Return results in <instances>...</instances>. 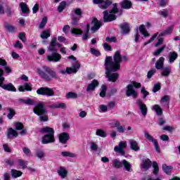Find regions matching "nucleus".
Returning a JSON list of instances; mask_svg holds the SVG:
<instances>
[{
	"mask_svg": "<svg viewBox=\"0 0 180 180\" xmlns=\"http://www.w3.org/2000/svg\"><path fill=\"white\" fill-rule=\"evenodd\" d=\"M120 61H122V57L120 56V52L116 51L113 56H106L105 60V75L108 80L111 82H116L117 81V78H119L118 73H112L115 72V71H119L120 70Z\"/></svg>",
	"mask_w": 180,
	"mask_h": 180,
	"instance_id": "f257e3e1",
	"label": "nucleus"
},
{
	"mask_svg": "<svg viewBox=\"0 0 180 180\" xmlns=\"http://www.w3.org/2000/svg\"><path fill=\"white\" fill-rule=\"evenodd\" d=\"M42 69L41 68L37 69V72L42 79H44L45 81H51V78H53L54 79H58V75H57V72H56L54 70L47 66H43ZM46 72H47V74Z\"/></svg>",
	"mask_w": 180,
	"mask_h": 180,
	"instance_id": "f03ea898",
	"label": "nucleus"
},
{
	"mask_svg": "<svg viewBox=\"0 0 180 180\" xmlns=\"http://www.w3.org/2000/svg\"><path fill=\"white\" fill-rule=\"evenodd\" d=\"M34 113L39 117L40 122H49V115H47V110L44 107V104L39 102L33 109Z\"/></svg>",
	"mask_w": 180,
	"mask_h": 180,
	"instance_id": "7ed1b4c3",
	"label": "nucleus"
},
{
	"mask_svg": "<svg viewBox=\"0 0 180 180\" xmlns=\"http://www.w3.org/2000/svg\"><path fill=\"white\" fill-rule=\"evenodd\" d=\"M119 12V8H117V4H112V8L111 11L105 10L103 12V20L105 22H113L116 20L117 17L116 13Z\"/></svg>",
	"mask_w": 180,
	"mask_h": 180,
	"instance_id": "20e7f679",
	"label": "nucleus"
},
{
	"mask_svg": "<svg viewBox=\"0 0 180 180\" xmlns=\"http://www.w3.org/2000/svg\"><path fill=\"white\" fill-rule=\"evenodd\" d=\"M134 88H141V84L136 82H131V84L127 86L126 96H132L134 99L139 96V93L134 89Z\"/></svg>",
	"mask_w": 180,
	"mask_h": 180,
	"instance_id": "39448f33",
	"label": "nucleus"
},
{
	"mask_svg": "<svg viewBox=\"0 0 180 180\" xmlns=\"http://www.w3.org/2000/svg\"><path fill=\"white\" fill-rule=\"evenodd\" d=\"M4 70L0 68V88H2V89H4L5 91L16 92V88L12 83L4 84V82H5V77H4Z\"/></svg>",
	"mask_w": 180,
	"mask_h": 180,
	"instance_id": "423d86ee",
	"label": "nucleus"
},
{
	"mask_svg": "<svg viewBox=\"0 0 180 180\" xmlns=\"http://www.w3.org/2000/svg\"><path fill=\"white\" fill-rule=\"evenodd\" d=\"M94 5H98L100 9H108L113 2L112 0H93Z\"/></svg>",
	"mask_w": 180,
	"mask_h": 180,
	"instance_id": "0eeeda50",
	"label": "nucleus"
},
{
	"mask_svg": "<svg viewBox=\"0 0 180 180\" xmlns=\"http://www.w3.org/2000/svg\"><path fill=\"white\" fill-rule=\"evenodd\" d=\"M127 147V142L126 141H121L119 143L118 146H115L114 151L115 153H119L121 155H124V148Z\"/></svg>",
	"mask_w": 180,
	"mask_h": 180,
	"instance_id": "6e6552de",
	"label": "nucleus"
},
{
	"mask_svg": "<svg viewBox=\"0 0 180 180\" xmlns=\"http://www.w3.org/2000/svg\"><path fill=\"white\" fill-rule=\"evenodd\" d=\"M144 136L146 140H148V141H151L152 143H153L157 153H160V146H158V141H157V139H154V137L150 135V134L147 131H144Z\"/></svg>",
	"mask_w": 180,
	"mask_h": 180,
	"instance_id": "1a4fd4ad",
	"label": "nucleus"
},
{
	"mask_svg": "<svg viewBox=\"0 0 180 180\" xmlns=\"http://www.w3.org/2000/svg\"><path fill=\"white\" fill-rule=\"evenodd\" d=\"M37 94L38 95H46V96H53L54 95V92L53 89L47 87H41L37 90Z\"/></svg>",
	"mask_w": 180,
	"mask_h": 180,
	"instance_id": "9d476101",
	"label": "nucleus"
},
{
	"mask_svg": "<svg viewBox=\"0 0 180 180\" xmlns=\"http://www.w3.org/2000/svg\"><path fill=\"white\" fill-rule=\"evenodd\" d=\"M47 60L50 63H58V61H60L61 60V54L57 52H53L47 56Z\"/></svg>",
	"mask_w": 180,
	"mask_h": 180,
	"instance_id": "9b49d317",
	"label": "nucleus"
},
{
	"mask_svg": "<svg viewBox=\"0 0 180 180\" xmlns=\"http://www.w3.org/2000/svg\"><path fill=\"white\" fill-rule=\"evenodd\" d=\"M136 105H138L143 116H147V105L144 104V103H143V101L141 99H138L136 101Z\"/></svg>",
	"mask_w": 180,
	"mask_h": 180,
	"instance_id": "f8f14e48",
	"label": "nucleus"
},
{
	"mask_svg": "<svg viewBox=\"0 0 180 180\" xmlns=\"http://www.w3.org/2000/svg\"><path fill=\"white\" fill-rule=\"evenodd\" d=\"M56 139H54V134H46L42 137V144H49L50 143H54Z\"/></svg>",
	"mask_w": 180,
	"mask_h": 180,
	"instance_id": "ddd939ff",
	"label": "nucleus"
},
{
	"mask_svg": "<svg viewBox=\"0 0 180 180\" xmlns=\"http://www.w3.org/2000/svg\"><path fill=\"white\" fill-rule=\"evenodd\" d=\"M151 165H153V163L151 160H150V159H143L141 163V168L147 171L148 169H150V168H151Z\"/></svg>",
	"mask_w": 180,
	"mask_h": 180,
	"instance_id": "4468645a",
	"label": "nucleus"
},
{
	"mask_svg": "<svg viewBox=\"0 0 180 180\" xmlns=\"http://www.w3.org/2000/svg\"><path fill=\"white\" fill-rule=\"evenodd\" d=\"M73 12H75V15H77L78 16V19L77 18H73L72 25H77L78 21L82 18V10L81 8H74Z\"/></svg>",
	"mask_w": 180,
	"mask_h": 180,
	"instance_id": "2eb2a0df",
	"label": "nucleus"
},
{
	"mask_svg": "<svg viewBox=\"0 0 180 180\" xmlns=\"http://www.w3.org/2000/svg\"><path fill=\"white\" fill-rule=\"evenodd\" d=\"M91 23L92 25H94V26L91 27V31L93 32V33H95V32H98V30L101 29V26H102V22L96 18H94L91 21Z\"/></svg>",
	"mask_w": 180,
	"mask_h": 180,
	"instance_id": "dca6fc26",
	"label": "nucleus"
},
{
	"mask_svg": "<svg viewBox=\"0 0 180 180\" xmlns=\"http://www.w3.org/2000/svg\"><path fill=\"white\" fill-rule=\"evenodd\" d=\"M99 86V82L96 79H94L86 88V92H92Z\"/></svg>",
	"mask_w": 180,
	"mask_h": 180,
	"instance_id": "f3484780",
	"label": "nucleus"
},
{
	"mask_svg": "<svg viewBox=\"0 0 180 180\" xmlns=\"http://www.w3.org/2000/svg\"><path fill=\"white\" fill-rule=\"evenodd\" d=\"M70 140V134L66 132H63L59 134V142L61 144H67V141Z\"/></svg>",
	"mask_w": 180,
	"mask_h": 180,
	"instance_id": "a211bd4d",
	"label": "nucleus"
},
{
	"mask_svg": "<svg viewBox=\"0 0 180 180\" xmlns=\"http://www.w3.org/2000/svg\"><path fill=\"white\" fill-rule=\"evenodd\" d=\"M174 25L169 26L165 30L162 31L159 34L160 37H162L164 36H168V34H171L172 32L174 31Z\"/></svg>",
	"mask_w": 180,
	"mask_h": 180,
	"instance_id": "6ab92c4d",
	"label": "nucleus"
},
{
	"mask_svg": "<svg viewBox=\"0 0 180 180\" xmlns=\"http://www.w3.org/2000/svg\"><path fill=\"white\" fill-rule=\"evenodd\" d=\"M164 61H165V58L160 57L155 63V67L156 70H162L164 68Z\"/></svg>",
	"mask_w": 180,
	"mask_h": 180,
	"instance_id": "aec40b11",
	"label": "nucleus"
},
{
	"mask_svg": "<svg viewBox=\"0 0 180 180\" xmlns=\"http://www.w3.org/2000/svg\"><path fill=\"white\" fill-rule=\"evenodd\" d=\"M129 144L131 150L134 151H139L140 150V146H139V143L136 140L130 139Z\"/></svg>",
	"mask_w": 180,
	"mask_h": 180,
	"instance_id": "412c9836",
	"label": "nucleus"
},
{
	"mask_svg": "<svg viewBox=\"0 0 180 180\" xmlns=\"http://www.w3.org/2000/svg\"><path fill=\"white\" fill-rule=\"evenodd\" d=\"M18 134L16 130L13 128H8L7 129V138L8 139H13L18 137Z\"/></svg>",
	"mask_w": 180,
	"mask_h": 180,
	"instance_id": "4be33fe9",
	"label": "nucleus"
},
{
	"mask_svg": "<svg viewBox=\"0 0 180 180\" xmlns=\"http://www.w3.org/2000/svg\"><path fill=\"white\" fill-rule=\"evenodd\" d=\"M120 5L122 9H130L133 4H131V1L129 0H123L120 2Z\"/></svg>",
	"mask_w": 180,
	"mask_h": 180,
	"instance_id": "5701e85b",
	"label": "nucleus"
},
{
	"mask_svg": "<svg viewBox=\"0 0 180 180\" xmlns=\"http://www.w3.org/2000/svg\"><path fill=\"white\" fill-rule=\"evenodd\" d=\"M122 167H124V169H125V171H127V172H131L133 171V169H131V164H130V162H129L126 160H122Z\"/></svg>",
	"mask_w": 180,
	"mask_h": 180,
	"instance_id": "b1692460",
	"label": "nucleus"
},
{
	"mask_svg": "<svg viewBox=\"0 0 180 180\" xmlns=\"http://www.w3.org/2000/svg\"><path fill=\"white\" fill-rule=\"evenodd\" d=\"M72 67L71 68V72L72 73H77L78 72V70H79V68H81V65L79 64V63H78V60H75V62L72 63Z\"/></svg>",
	"mask_w": 180,
	"mask_h": 180,
	"instance_id": "393cba45",
	"label": "nucleus"
},
{
	"mask_svg": "<svg viewBox=\"0 0 180 180\" xmlns=\"http://www.w3.org/2000/svg\"><path fill=\"white\" fill-rule=\"evenodd\" d=\"M18 103L20 105L24 104V105H34V101L32 98H27V100H25L23 98H18Z\"/></svg>",
	"mask_w": 180,
	"mask_h": 180,
	"instance_id": "a878e982",
	"label": "nucleus"
},
{
	"mask_svg": "<svg viewBox=\"0 0 180 180\" xmlns=\"http://www.w3.org/2000/svg\"><path fill=\"white\" fill-rule=\"evenodd\" d=\"M58 174L62 178V179H64V178L67 176L68 172L67 169H65V167H60L58 169Z\"/></svg>",
	"mask_w": 180,
	"mask_h": 180,
	"instance_id": "bb28decb",
	"label": "nucleus"
},
{
	"mask_svg": "<svg viewBox=\"0 0 180 180\" xmlns=\"http://www.w3.org/2000/svg\"><path fill=\"white\" fill-rule=\"evenodd\" d=\"M121 29L122 34H127L128 33H130V25L126 22L121 25Z\"/></svg>",
	"mask_w": 180,
	"mask_h": 180,
	"instance_id": "cd10ccee",
	"label": "nucleus"
},
{
	"mask_svg": "<svg viewBox=\"0 0 180 180\" xmlns=\"http://www.w3.org/2000/svg\"><path fill=\"white\" fill-rule=\"evenodd\" d=\"M168 58L169 64H172L178 58V53L175 51L170 52L168 55Z\"/></svg>",
	"mask_w": 180,
	"mask_h": 180,
	"instance_id": "c85d7f7f",
	"label": "nucleus"
},
{
	"mask_svg": "<svg viewBox=\"0 0 180 180\" xmlns=\"http://www.w3.org/2000/svg\"><path fill=\"white\" fill-rule=\"evenodd\" d=\"M41 133H47V134H54V129L50 127H44L41 129Z\"/></svg>",
	"mask_w": 180,
	"mask_h": 180,
	"instance_id": "c756f323",
	"label": "nucleus"
},
{
	"mask_svg": "<svg viewBox=\"0 0 180 180\" xmlns=\"http://www.w3.org/2000/svg\"><path fill=\"white\" fill-rule=\"evenodd\" d=\"M152 110H154L156 112L158 116H161L162 115V108L160 107L159 105H154L152 106Z\"/></svg>",
	"mask_w": 180,
	"mask_h": 180,
	"instance_id": "7c9ffc66",
	"label": "nucleus"
},
{
	"mask_svg": "<svg viewBox=\"0 0 180 180\" xmlns=\"http://www.w3.org/2000/svg\"><path fill=\"white\" fill-rule=\"evenodd\" d=\"M139 30L144 37H148V36H150V34L148 33V31L146 30V26L144 25H140Z\"/></svg>",
	"mask_w": 180,
	"mask_h": 180,
	"instance_id": "2f4dec72",
	"label": "nucleus"
},
{
	"mask_svg": "<svg viewBox=\"0 0 180 180\" xmlns=\"http://www.w3.org/2000/svg\"><path fill=\"white\" fill-rule=\"evenodd\" d=\"M23 173L19 170L12 169H11V176L12 178H19V176H22Z\"/></svg>",
	"mask_w": 180,
	"mask_h": 180,
	"instance_id": "473e14b6",
	"label": "nucleus"
},
{
	"mask_svg": "<svg viewBox=\"0 0 180 180\" xmlns=\"http://www.w3.org/2000/svg\"><path fill=\"white\" fill-rule=\"evenodd\" d=\"M20 8L22 12V13H29V6L25 2H21L20 4Z\"/></svg>",
	"mask_w": 180,
	"mask_h": 180,
	"instance_id": "72a5a7b5",
	"label": "nucleus"
},
{
	"mask_svg": "<svg viewBox=\"0 0 180 180\" xmlns=\"http://www.w3.org/2000/svg\"><path fill=\"white\" fill-rule=\"evenodd\" d=\"M122 161L117 160V159H114L112 160V166L114 168H122Z\"/></svg>",
	"mask_w": 180,
	"mask_h": 180,
	"instance_id": "f704fd0d",
	"label": "nucleus"
},
{
	"mask_svg": "<svg viewBox=\"0 0 180 180\" xmlns=\"http://www.w3.org/2000/svg\"><path fill=\"white\" fill-rule=\"evenodd\" d=\"M4 27L7 32L9 33H13V32H15V26L8 23L4 22Z\"/></svg>",
	"mask_w": 180,
	"mask_h": 180,
	"instance_id": "c9c22d12",
	"label": "nucleus"
},
{
	"mask_svg": "<svg viewBox=\"0 0 180 180\" xmlns=\"http://www.w3.org/2000/svg\"><path fill=\"white\" fill-rule=\"evenodd\" d=\"M35 155L37 157V158H39V160H41L42 158H44V150L41 149H37L35 152Z\"/></svg>",
	"mask_w": 180,
	"mask_h": 180,
	"instance_id": "e433bc0d",
	"label": "nucleus"
},
{
	"mask_svg": "<svg viewBox=\"0 0 180 180\" xmlns=\"http://www.w3.org/2000/svg\"><path fill=\"white\" fill-rule=\"evenodd\" d=\"M162 168L164 172H165V174H169L172 172V166H167V165L164 164V165H162Z\"/></svg>",
	"mask_w": 180,
	"mask_h": 180,
	"instance_id": "4c0bfd02",
	"label": "nucleus"
},
{
	"mask_svg": "<svg viewBox=\"0 0 180 180\" xmlns=\"http://www.w3.org/2000/svg\"><path fill=\"white\" fill-rule=\"evenodd\" d=\"M61 155H63V157H70V158H75V157H77V155H75V153H72L68 151L62 152Z\"/></svg>",
	"mask_w": 180,
	"mask_h": 180,
	"instance_id": "58836bf2",
	"label": "nucleus"
},
{
	"mask_svg": "<svg viewBox=\"0 0 180 180\" xmlns=\"http://www.w3.org/2000/svg\"><path fill=\"white\" fill-rule=\"evenodd\" d=\"M162 71L161 72V75H162L163 77H168V75H169V74H171V68L167 67V68H164L162 69Z\"/></svg>",
	"mask_w": 180,
	"mask_h": 180,
	"instance_id": "ea45409f",
	"label": "nucleus"
},
{
	"mask_svg": "<svg viewBox=\"0 0 180 180\" xmlns=\"http://www.w3.org/2000/svg\"><path fill=\"white\" fill-rule=\"evenodd\" d=\"M96 136H98L99 137H103V138H105L108 136V134L105 131L101 129L96 130Z\"/></svg>",
	"mask_w": 180,
	"mask_h": 180,
	"instance_id": "a19ab883",
	"label": "nucleus"
},
{
	"mask_svg": "<svg viewBox=\"0 0 180 180\" xmlns=\"http://www.w3.org/2000/svg\"><path fill=\"white\" fill-rule=\"evenodd\" d=\"M7 110L8 112V114L7 115L8 119H12L15 115H16V112H15V110L13 108H7Z\"/></svg>",
	"mask_w": 180,
	"mask_h": 180,
	"instance_id": "79ce46f5",
	"label": "nucleus"
},
{
	"mask_svg": "<svg viewBox=\"0 0 180 180\" xmlns=\"http://www.w3.org/2000/svg\"><path fill=\"white\" fill-rule=\"evenodd\" d=\"M78 98V94L74 92H68L66 94V98L67 99H77Z\"/></svg>",
	"mask_w": 180,
	"mask_h": 180,
	"instance_id": "37998d69",
	"label": "nucleus"
},
{
	"mask_svg": "<svg viewBox=\"0 0 180 180\" xmlns=\"http://www.w3.org/2000/svg\"><path fill=\"white\" fill-rule=\"evenodd\" d=\"M41 39H49L50 37V30H44L40 35Z\"/></svg>",
	"mask_w": 180,
	"mask_h": 180,
	"instance_id": "c03bdc74",
	"label": "nucleus"
},
{
	"mask_svg": "<svg viewBox=\"0 0 180 180\" xmlns=\"http://www.w3.org/2000/svg\"><path fill=\"white\" fill-rule=\"evenodd\" d=\"M65 6H67V2L61 1L58 7V12L61 13L65 9Z\"/></svg>",
	"mask_w": 180,
	"mask_h": 180,
	"instance_id": "a18cd8bd",
	"label": "nucleus"
},
{
	"mask_svg": "<svg viewBox=\"0 0 180 180\" xmlns=\"http://www.w3.org/2000/svg\"><path fill=\"white\" fill-rule=\"evenodd\" d=\"M109 125L112 129H115V127H118V126H120V121L117 120H113L111 122H110Z\"/></svg>",
	"mask_w": 180,
	"mask_h": 180,
	"instance_id": "49530a36",
	"label": "nucleus"
},
{
	"mask_svg": "<svg viewBox=\"0 0 180 180\" xmlns=\"http://www.w3.org/2000/svg\"><path fill=\"white\" fill-rule=\"evenodd\" d=\"M83 40H88L89 39V25H87L86 28V32L82 36Z\"/></svg>",
	"mask_w": 180,
	"mask_h": 180,
	"instance_id": "de8ad7c7",
	"label": "nucleus"
},
{
	"mask_svg": "<svg viewBox=\"0 0 180 180\" xmlns=\"http://www.w3.org/2000/svg\"><path fill=\"white\" fill-rule=\"evenodd\" d=\"M18 164L20 167H22V169L27 167V161L23 160H18Z\"/></svg>",
	"mask_w": 180,
	"mask_h": 180,
	"instance_id": "09e8293b",
	"label": "nucleus"
},
{
	"mask_svg": "<svg viewBox=\"0 0 180 180\" xmlns=\"http://www.w3.org/2000/svg\"><path fill=\"white\" fill-rule=\"evenodd\" d=\"M100 96L101 98H105V96H106V86L105 85L101 86Z\"/></svg>",
	"mask_w": 180,
	"mask_h": 180,
	"instance_id": "8fccbe9b",
	"label": "nucleus"
},
{
	"mask_svg": "<svg viewBox=\"0 0 180 180\" xmlns=\"http://www.w3.org/2000/svg\"><path fill=\"white\" fill-rule=\"evenodd\" d=\"M153 167L154 168L153 174L155 175H157V174H158V171H160V167H158V163H157V162H153Z\"/></svg>",
	"mask_w": 180,
	"mask_h": 180,
	"instance_id": "3c124183",
	"label": "nucleus"
},
{
	"mask_svg": "<svg viewBox=\"0 0 180 180\" xmlns=\"http://www.w3.org/2000/svg\"><path fill=\"white\" fill-rule=\"evenodd\" d=\"M169 96H164L163 97H162L160 103H169Z\"/></svg>",
	"mask_w": 180,
	"mask_h": 180,
	"instance_id": "603ef678",
	"label": "nucleus"
},
{
	"mask_svg": "<svg viewBox=\"0 0 180 180\" xmlns=\"http://www.w3.org/2000/svg\"><path fill=\"white\" fill-rule=\"evenodd\" d=\"M164 50H165V45H164L163 46H162L160 49H157L153 53V55L154 56H160L161 54V53H162V51H164Z\"/></svg>",
	"mask_w": 180,
	"mask_h": 180,
	"instance_id": "864d4df0",
	"label": "nucleus"
},
{
	"mask_svg": "<svg viewBox=\"0 0 180 180\" xmlns=\"http://www.w3.org/2000/svg\"><path fill=\"white\" fill-rule=\"evenodd\" d=\"M15 130H23V124L22 122L14 123Z\"/></svg>",
	"mask_w": 180,
	"mask_h": 180,
	"instance_id": "5fc2aeb1",
	"label": "nucleus"
},
{
	"mask_svg": "<svg viewBox=\"0 0 180 180\" xmlns=\"http://www.w3.org/2000/svg\"><path fill=\"white\" fill-rule=\"evenodd\" d=\"M18 37L22 41V43H25V41H27V40L26 39V34L25 32H20L18 34Z\"/></svg>",
	"mask_w": 180,
	"mask_h": 180,
	"instance_id": "6e6d98bb",
	"label": "nucleus"
},
{
	"mask_svg": "<svg viewBox=\"0 0 180 180\" xmlns=\"http://www.w3.org/2000/svg\"><path fill=\"white\" fill-rule=\"evenodd\" d=\"M158 36V33H155L153 36L146 42L143 44L144 46H147V44H150V43L154 41L155 40V38Z\"/></svg>",
	"mask_w": 180,
	"mask_h": 180,
	"instance_id": "4d7b16f0",
	"label": "nucleus"
},
{
	"mask_svg": "<svg viewBox=\"0 0 180 180\" xmlns=\"http://www.w3.org/2000/svg\"><path fill=\"white\" fill-rule=\"evenodd\" d=\"M90 52L93 54V56H96V57H99V56H101V52L98 49L91 48L90 49Z\"/></svg>",
	"mask_w": 180,
	"mask_h": 180,
	"instance_id": "13d9d810",
	"label": "nucleus"
},
{
	"mask_svg": "<svg viewBox=\"0 0 180 180\" xmlns=\"http://www.w3.org/2000/svg\"><path fill=\"white\" fill-rule=\"evenodd\" d=\"M46 24H47V18L46 17L43 18L42 21L39 24V28L43 29L46 26Z\"/></svg>",
	"mask_w": 180,
	"mask_h": 180,
	"instance_id": "bf43d9fd",
	"label": "nucleus"
},
{
	"mask_svg": "<svg viewBox=\"0 0 180 180\" xmlns=\"http://www.w3.org/2000/svg\"><path fill=\"white\" fill-rule=\"evenodd\" d=\"M160 89H161V84L157 83L155 84L152 91L154 94H155V92H158V91H160Z\"/></svg>",
	"mask_w": 180,
	"mask_h": 180,
	"instance_id": "052dcab7",
	"label": "nucleus"
},
{
	"mask_svg": "<svg viewBox=\"0 0 180 180\" xmlns=\"http://www.w3.org/2000/svg\"><path fill=\"white\" fill-rule=\"evenodd\" d=\"M71 33H72L73 34H82V33H84V31L79 29L73 28L71 31Z\"/></svg>",
	"mask_w": 180,
	"mask_h": 180,
	"instance_id": "680f3d73",
	"label": "nucleus"
},
{
	"mask_svg": "<svg viewBox=\"0 0 180 180\" xmlns=\"http://www.w3.org/2000/svg\"><path fill=\"white\" fill-rule=\"evenodd\" d=\"M118 133L123 134L126 131V126L119 125L117 128Z\"/></svg>",
	"mask_w": 180,
	"mask_h": 180,
	"instance_id": "e2e57ef3",
	"label": "nucleus"
},
{
	"mask_svg": "<svg viewBox=\"0 0 180 180\" xmlns=\"http://www.w3.org/2000/svg\"><path fill=\"white\" fill-rule=\"evenodd\" d=\"M90 148L91 151H98V145L95 142H91Z\"/></svg>",
	"mask_w": 180,
	"mask_h": 180,
	"instance_id": "0e129e2a",
	"label": "nucleus"
},
{
	"mask_svg": "<svg viewBox=\"0 0 180 180\" xmlns=\"http://www.w3.org/2000/svg\"><path fill=\"white\" fill-rule=\"evenodd\" d=\"M60 74H63V75H65V74H72L71 72V68H67L65 70H62L60 71Z\"/></svg>",
	"mask_w": 180,
	"mask_h": 180,
	"instance_id": "69168bd1",
	"label": "nucleus"
},
{
	"mask_svg": "<svg viewBox=\"0 0 180 180\" xmlns=\"http://www.w3.org/2000/svg\"><path fill=\"white\" fill-rule=\"evenodd\" d=\"M158 14L163 18H167L168 16V10H163L158 12Z\"/></svg>",
	"mask_w": 180,
	"mask_h": 180,
	"instance_id": "338daca9",
	"label": "nucleus"
},
{
	"mask_svg": "<svg viewBox=\"0 0 180 180\" xmlns=\"http://www.w3.org/2000/svg\"><path fill=\"white\" fill-rule=\"evenodd\" d=\"M32 84L30 83H25L24 84V88L25 89V91H32Z\"/></svg>",
	"mask_w": 180,
	"mask_h": 180,
	"instance_id": "774afa93",
	"label": "nucleus"
}]
</instances>
